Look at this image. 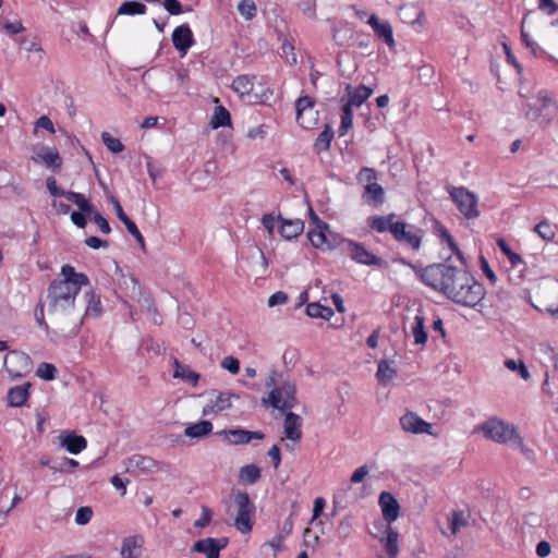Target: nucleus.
Segmentation results:
<instances>
[{"instance_id":"45","label":"nucleus","mask_w":558,"mask_h":558,"mask_svg":"<svg viewBox=\"0 0 558 558\" xmlns=\"http://www.w3.org/2000/svg\"><path fill=\"white\" fill-rule=\"evenodd\" d=\"M101 140L105 146L113 154H119L124 149V145L119 138L113 137L109 132H102Z\"/></svg>"},{"instance_id":"28","label":"nucleus","mask_w":558,"mask_h":558,"mask_svg":"<svg viewBox=\"0 0 558 558\" xmlns=\"http://www.w3.org/2000/svg\"><path fill=\"white\" fill-rule=\"evenodd\" d=\"M85 299L87 302L85 316L99 317L102 313L100 295L97 294L95 291L90 290L85 293Z\"/></svg>"},{"instance_id":"5","label":"nucleus","mask_w":558,"mask_h":558,"mask_svg":"<svg viewBox=\"0 0 558 558\" xmlns=\"http://www.w3.org/2000/svg\"><path fill=\"white\" fill-rule=\"evenodd\" d=\"M378 502L381 508L383 518L386 522V524L380 522V526L385 527V533L387 534L385 544L386 551L390 558H396L399 553V534L391 527V523L398 519L400 506L393 495L386 490L380 493Z\"/></svg>"},{"instance_id":"56","label":"nucleus","mask_w":558,"mask_h":558,"mask_svg":"<svg viewBox=\"0 0 558 558\" xmlns=\"http://www.w3.org/2000/svg\"><path fill=\"white\" fill-rule=\"evenodd\" d=\"M90 216V219L98 226L102 233L108 234L111 232V227L108 220L100 213L95 210Z\"/></svg>"},{"instance_id":"22","label":"nucleus","mask_w":558,"mask_h":558,"mask_svg":"<svg viewBox=\"0 0 558 558\" xmlns=\"http://www.w3.org/2000/svg\"><path fill=\"white\" fill-rule=\"evenodd\" d=\"M279 220L281 221L279 232L287 240L296 238L304 230V222L301 219H282L279 216Z\"/></svg>"},{"instance_id":"58","label":"nucleus","mask_w":558,"mask_h":558,"mask_svg":"<svg viewBox=\"0 0 558 558\" xmlns=\"http://www.w3.org/2000/svg\"><path fill=\"white\" fill-rule=\"evenodd\" d=\"M315 8V0H301L299 2V9L310 19H316Z\"/></svg>"},{"instance_id":"33","label":"nucleus","mask_w":558,"mask_h":558,"mask_svg":"<svg viewBox=\"0 0 558 558\" xmlns=\"http://www.w3.org/2000/svg\"><path fill=\"white\" fill-rule=\"evenodd\" d=\"M239 478L247 485L255 484L260 478V469L256 464H247L240 469Z\"/></svg>"},{"instance_id":"17","label":"nucleus","mask_w":558,"mask_h":558,"mask_svg":"<svg viewBox=\"0 0 558 558\" xmlns=\"http://www.w3.org/2000/svg\"><path fill=\"white\" fill-rule=\"evenodd\" d=\"M283 432L287 439L298 442L302 438V418L300 415L288 412L283 422Z\"/></svg>"},{"instance_id":"52","label":"nucleus","mask_w":558,"mask_h":558,"mask_svg":"<svg viewBox=\"0 0 558 558\" xmlns=\"http://www.w3.org/2000/svg\"><path fill=\"white\" fill-rule=\"evenodd\" d=\"M78 461L70 458H63L59 463H53V465H51V470L53 472H70L78 468Z\"/></svg>"},{"instance_id":"27","label":"nucleus","mask_w":558,"mask_h":558,"mask_svg":"<svg viewBox=\"0 0 558 558\" xmlns=\"http://www.w3.org/2000/svg\"><path fill=\"white\" fill-rule=\"evenodd\" d=\"M363 198L367 203H373L376 206L381 205L385 202V191L377 182L373 184H365Z\"/></svg>"},{"instance_id":"31","label":"nucleus","mask_w":558,"mask_h":558,"mask_svg":"<svg viewBox=\"0 0 558 558\" xmlns=\"http://www.w3.org/2000/svg\"><path fill=\"white\" fill-rule=\"evenodd\" d=\"M255 76L239 75L232 82V88L241 96L250 95L254 89Z\"/></svg>"},{"instance_id":"49","label":"nucleus","mask_w":558,"mask_h":558,"mask_svg":"<svg viewBox=\"0 0 558 558\" xmlns=\"http://www.w3.org/2000/svg\"><path fill=\"white\" fill-rule=\"evenodd\" d=\"M57 372V367L53 364L43 362L39 364L36 375L44 380H53Z\"/></svg>"},{"instance_id":"44","label":"nucleus","mask_w":558,"mask_h":558,"mask_svg":"<svg viewBox=\"0 0 558 558\" xmlns=\"http://www.w3.org/2000/svg\"><path fill=\"white\" fill-rule=\"evenodd\" d=\"M315 105V101L310 96H302L300 97L295 102V110H296V121L304 126V123L302 121L303 112L306 109H312Z\"/></svg>"},{"instance_id":"23","label":"nucleus","mask_w":558,"mask_h":558,"mask_svg":"<svg viewBox=\"0 0 558 558\" xmlns=\"http://www.w3.org/2000/svg\"><path fill=\"white\" fill-rule=\"evenodd\" d=\"M32 160L36 163L41 161L47 168H51L53 170H59L62 166V158L56 149H48L45 153H36L32 156Z\"/></svg>"},{"instance_id":"59","label":"nucleus","mask_w":558,"mask_h":558,"mask_svg":"<svg viewBox=\"0 0 558 558\" xmlns=\"http://www.w3.org/2000/svg\"><path fill=\"white\" fill-rule=\"evenodd\" d=\"M211 518H213L211 510L208 507L203 506L202 507V515L199 519H197L194 522V526L195 527H205L206 525H208L210 523Z\"/></svg>"},{"instance_id":"42","label":"nucleus","mask_w":558,"mask_h":558,"mask_svg":"<svg viewBox=\"0 0 558 558\" xmlns=\"http://www.w3.org/2000/svg\"><path fill=\"white\" fill-rule=\"evenodd\" d=\"M353 124V110L350 105H343L341 112V123L338 130L339 136H343L347 134L349 129L352 128Z\"/></svg>"},{"instance_id":"8","label":"nucleus","mask_w":558,"mask_h":558,"mask_svg":"<svg viewBox=\"0 0 558 558\" xmlns=\"http://www.w3.org/2000/svg\"><path fill=\"white\" fill-rule=\"evenodd\" d=\"M477 432H482L487 439L498 444H506L511 440L521 444V438L517 434L514 426L498 417H490L476 426L474 433Z\"/></svg>"},{"instance_id":"2","label":"nucleus","mask_w":558,"mask_h":558,"mask_svg":"<svg viewBox=\"0 0 558 558\" xmlns=\"http://www.w3.org/2000/svg\"><path fill=\"white\" fill-rule=\"evenodd\" d=\"M420 279L435 291L444 293L447 298L453 292L458 283H462L465 269L447 263H435L420 270Z\"/></svg>"},{"instance_id":"32","label":"nucleus","mask_w":558,"mask_h":558,"mask_svg":"<svg viewBox=\"0 0 558 558\" xmlns=\"http://www.w3.org/2000/svg\"><path fill=\"white\" fill-rule=\"evenodd\" d=\"M255 514V510L241 511L236 513L234 520V526L238 531L243 534L250 533L253 527V517Z\"/></svg>"},{"instance_id":"35","label":"nucleus","mask_w":558,"mask_h":558,"mask_svg":"<svg viewBox=\"0 0 558 558\" xmlns=\"http://www.w3.org/2000/svg\"><path fill=\"white\" fill-rule=\"evenodd\" d=\"M333 130L330 125L326 124L324 130L319 133L318 137L315 141L314 147L320 153L328 150L330 148L331 141L333 138Z\"/></svg>"},{"instance_id":"57","label":"nucleus","mask_w":558,"mask_h":558,"mask_svg":"<svg viewBox=\"0 0 558 558\" xmlns=\"http://www.w3.org/2000/svg\"><path fill=\"white\" fill-rule=\"evenodd\" d=\"M221 367L236 375L240 372V362L233 356H226L221 362Z\"/></svg>"},{"instance_id":"63","label":"nucleus","mask_w":558,"mask_h":558,"mask_svg":"<svg viewBox=\"0 0 558 558\" xmlns=\"http://www.w3.org/2000/svg\"><path fill=\"white\" fill-rule=\"evenodd\" d=\"M288 302V294L283 291H277L270 298L268 299V305L270 307L279 305V304H286Z\"/></svg>"},{"instance_id":"62","label":"nucleus","mask_w":558,"mask_h":558,"mask_svg":"<svg viewBox=\"0 0 558 558\" xmlns=\"http://www.w3.org/2000/svg\"><path fill=\"white\" fill-rule=\"evenodd\" d=\"M369 472V469L367 465H362L360 468H357L353 474L351 475V483L353 484H359L361 482L364 481V478L366 477V475L368 474Z\"/></svg>"},{"instance_id":"48","label":"nucleus","mask_w":558,"mask_h":558,"mask_svg":"<svg viewBox=\"0 0 558 558\" xmlns=\"http://www.w3.org/2000/svg\"><path fill=\"white\" fill-rule=\"evenodd\" d=\"M468 519H469V515L465 514L463 511H453L452 519L450 522V529H451L452 534H457L461 527L466 526Z\"/></svg>"},{"instance_id":"7","label":"nucleus","mask_w":558,"mask_h":558,"mask_svg":"<svg viewBox=\"0 0 558 558\" xmlns=\"http://www.w3.org/2000/svg\"><path fill=\"white\" fill-rule=\"evenodd\" d=\"M465 277L468 279H464L462 283H458L448 299L454 303L473 307L483 300L485 289L466 270Z\"/></svg>"},{"instance_id":"15","label":"nucleus","mask_w":558,"mask_h":558,"mask_svg":"<svg viewBox=\"0 0 558 558\" xmlns=\"http://www.w3.org/2000/svg\"><path fill=\"white\" fill-rule=\"evenodd\" d=\"M172 43L174 48L184 57L187 50L194 45L195 40L189 25L183 24L174 28L172 33Z\"/></svg>"},{"instance_id":"47","label":"nucleus","mask_w":558,"mask_h":558,"mask_svg":"<svg viewBox=\"0 0 558 558\" xmlns=\"http://www.w3.org/2000/svg\"><path fill=\"white\" fill-rule=\"evenodd\" d=\"M238 10L246 21L254 19L257 12L253 0H241L238 4Z\"/></svg>"},{"instance_id":"3","label":"nucleus","mask_w":558,"mask_h":558,"mask_svg":"<svg viewBox=\"0 0 558 558\" xmlns=\"http://www.w3.org/2000/svg\"><path fill=\"white\" fill-rule=\"evenodd\" d=\"M395 218V214H389L387 216H371L367 218V227L379 233L389 231L396 241L405 243L412 250L417 251L422 243L421 235L408 230V225L405 222L393 221Z\"/></svg>"},{"instance_id":"30","label":"nucleus","mask_w":558,"mask_h":558,"mask_svg":"<svg viewBox=\"0 0 558 558\" xmlns=\"http://www.w3.org/2000/svg\"><path fill=\"white\" fill-rule=\"evenodd\" d=\"M213 430V424L209 421H201L192 424L184 429V435L190 438H202L209 435Z\"/></svg>"},{"instance_id":"46","label":"nucleus","mask_w":558,"mask_h":558,"mask_svg":"<svg viewBox=\"0 0 558 558\" xmlns=\"http://www.w3.org/2000/svg\"><path fill=\"white\" fill-rule=\"evenodd\" d=\"M534 231L545 241H553L556 232L547 220H543L534 227Z\"/></svg>"},{"instance_id":"4","label":"nucleus","mask_w":558,"mask_h":558,"mask_svg":"<svg viewBox=\"0 0 558 558\" xmlns=\"http://www.w3.org/2000/svg\"><path fill=\"white\" fill-rule=\"evenodd\" d=\"M280 374L277 371H271L265 381V386L270 388L268 398H263L262 403L265 407H272L274 409L286 411L291 410L296 404V386L292 380H281L278 384Z\"/></svg>"},{"instance_id":"43","label":"nucleus","mask_w":558,"mask_h":558,"mask_svg":"<svg viewBox=\"0 0 558 558\" xmlns=\"http://www.w3.org/2000/svg\"><path fill=\"white\" fill-rule=\"evenodd\" d=\"M437 231L439 232V236L442 241H446L449 248L458 256V258L463 262V255L460 248L458 247L456 241L453 240L452 235L449 233V231L441 225L437 227Z\"/></svg>"},{"instance_id":"51","label":"nucleus","mask_w":558,"mask_h":558,"mask_svg":"<svg viewBox=\"0 0 558 558\" xmlns=\"http://www.w3.org/2000/svg\"><path fill=\"white\" fill-rule=\"evenodd\" d=\"M135 300L140 303L141 307L143 310H145L147 313L154 314V315L157 314L155 301L149 293H145L143 291L142 296H137Z\"/></svg>"},{"instance_id":"11","label":"nucleus","mask_w":558,"mask_h":558,"mask_svg":"<svg viewBox=\"0 0 558 558\" xmlns=\"http://www.w3.org/2000/svg\"><path fill=\"white\" fill-rule=\"evenodd\" d=\"M348 254L356 263L367 266H383L384 260L367 251L363 244L348 241Z\"/></svg>"},{"instance_id":"16","label":"nucleus","mask_w":558,"mask_h":558,"mask_svg":"<svg viewBox=\"0 0 558 558\" xmlns=\"http://www.w3.org/2000/svg\"><path fill=\"white\" fill-rule=\"evenodd\" d=\"M218 434L225 435L231 445H245L254 439L262 440L265 438V434L262 432H252L241 428L223 429Z\"/></svg>"},{"instance_id":"12","label":"nucleus","mask_w":558,"mask_h":558,"mask_svg":"<svg viewBox=\"0 0 558 558\" xmlns=\"http://www.w3.org/2000/svg\"><path fill=\"white\" fill-rule=\"evenodd\" d=\"M214 398L209 400V402L204 407L203 414L209 415V414H217L219 412H222L225 410H228L232 405V399H239L240 397L235 393L229 392V391H216L214 390L211 392Z\"/></svg>"},{"instance_id":"6","label":"nucleus","mask_w":558,"mask_h":558,"mask_svg":"<svg viewBox=\"0 0 558 558\" xmlns=\"http://www.w3.org/2000/svg\"><path fill=\"white\" fill-rule=\"evenodd\" d=\"M524 116L531 121L548 125L558 114V105L547 90H539L535 96V104L524 105Z\"/></svg>"},{"instance_id":"34","label":"nucleus","mask_w":558,"mask_h":558,"mask_svg":"<svg viewBox=\"0 0 558 558\" xmlns=\"http://www.w3.org/2000/svg\"><path fill=\"white\" fill-rule=\"evenodd\" d=\"M396 375L397 371L391 366L389 361L381 360L379 362L376 377L381 385L389 384Z\"/></svg>"},{"instance_id":"21","label":"nucleus","mask_w":558,"mask_h":558,"mask_svg":"<svg viewBox=\"0 0 558 558\" xmlns=\"http://www.w3.org/2000/svg\"><path fill=\"white\" fill-rule=\"evenodd\" d=\"M31 387V383L12 387L7 396L9 405L15 408L24 405L28 399Z\"/></svg>"},{"instance_id":"29","label":"nucleus","mask_w":558,"mask_h":558,"mask_svg":"<svg viewBox=\"0 0 558 558\" xmlns=\"http://www.w3.org/2000/svg\"><path fill=\"white\" fill-rule=\"evenodd\" d=\"M411 333L414 337L415 344L425 345L427 341V331L425 330V318L416 315L411 325Z\"/></svg>"},{"instance_id":"14","label":"nucleus","mask_w":558,"mask_h":558,"mask_svg":"<svg viewBox=\"0 0 558 558\" xmlns=\"http://www.w3.org/2000/svg\"><path fill=\"white\" fill-rule=\"evenodd\" d=\"M126 470L138 469L144 473H156L162 470L163 463L156 461L155 459L142 454H133L125 461Z\"/></svg>"},{"instance_id":"40","label":"nucleus","mask_w":558,"mask_h":558,"mask_svg":"<svg viewBox=\"0 0 558 558\" xmlns=\"http://www.w3.org/2000/svg\"><path fill=\"white\" fill-rule=\"evenodd\" d=\"M121 286L124 287L130 298L133 300L137 296H142L143 289L140 281L133 276H124Z\"/></svg>"},{"instance_id":"19","label":"nucleus","mask_w":558,"mask_h":558,"mask_svg":"<svg viewBox=\"0 0 558 558\" xmlns=\"http://www.w3.org/2000/svg\"><path fill=\"white\" fill-rule=\"evenodd\" d=\"M368 24L372 26V28L374 29L375 34L383 38L384 41L389 46V47H393L395 46V39H393V34H392V27L391 25L385 21V22H380L378 20V17L376 15H371V17L368 19Z\"/></svg>"},{"instance_id":"20","label":"nucleus","mask_w":558,"mask_h":558,"mask_svg":"<svg viewBox=\"0 0 558 558\" xmlns=\"http://www.w3.org/2000/svg\"><path fill=\"white\" fill-rule=\"evenodd\" d=\"M60 444L71 454H78L87 446L86 439L83 436L76 435L74 433L61 435Z\"/></svg>"},{"instance_id":"64","label":"nucleus","mask_w":558,"mask_h":558,"mask_svg":"<svg viewBox=\"0 0 558 558\" xmlns=\"http://www.w3.org/2000/svg\"><path fill=\"white\" fill-rule=\"evenodd\" d=\"M538 8L548 15H554L558 11V4L554 0H543Z\"/></svg>"},{"instance_id":"36","label":"nucleus","mask_w":558,"mask_h":558,"mask_svg":"<svg viewBox=\"0 0 558 558\" xmlns=\"http://www.w3.org/2000/svg\"><path fill=\"white\" fill-rule=\"evenodd\" d=\"M66 199L73 202L80 209V211L92 215L96 209L89 203V201L81 193L69 191L66 193Z\"/></svg>"},{"instance_id":"18","label":"nucleus","mask_w":558,"mask_h":558,"mask_svg":"<svg viewBox=\"0 0 558 558\" xmlns=\"http://www.w3.org/2000/svg\"><path fill=\"white\" fill-rule=\"evenodd\" d=\"M328 230L329 227L327 223L316 225L315 229H312L307 232V239L316 248L332 250L333 245L326 235V231Z\"/></svg>"},{"instance_id":"10","label":"nucleus","mask_w":558,"mask_h":558,"mask_svg":"<svg viewBox=\"0 0 558 558\" xmlns=\"http://www.w3.org/2000/svg\"><path fill=\"white\" fill-rule=\"evenodd\" d=\"M32 367V359L22 351L11 350L4 357V368L12 378L26 376L31 373Z\"/></svg>"},{"instance_id":"37","label":"nucleus","mask_w":558,"mask_h":558,"mask_svg":"<svg viewBox=\"0 0 558 558\" xmlns=\"http://www.w3.org/2000/svg\"><path fill=\"white\" fill-rule=\"evenodd\" d=\"M230 123H231V117H230L229 111L222 106L216 107L214 116L210 121V125L213 126V129L227 126Z\"/></svg>"},{"instance_id":"38","label":"nucleus","mask_w":558,"mask_h":558,"mask_svg":"<svg viewBox=\"0 0 558 558\" xmlns=\"http://www.w3.org/2000/svg\"><path fill=\"white\" fill-rule=\"evenodd\" d=\"M373 94V89L365 86L360 85L356 87L354 93L351 95L349 101L345 105H350V107L356 106L360 107L365 102V100Z\"/></svg>"},{"instance_id":"55","label":"nucleus","mask_w":558,"mask_h":558,"mask_svg":"<svg viewBox=\"0 0 558 558\" xmlns=\"http://www.w3.org/2000/svg\"><path fill=\"white\" fill-rule=\"evenodd\" d=\"M46 186L49 191V193L54 196V197H65L66 198V193L69 191H64L62 189H60L58 185H57V180L54 179V177H48L47 180H46Z\"/></svg>"},{"instance_id":"41","label":"nucleus","mask_w":558,"mask_h":558,"mask_svg":"<svg viewBox=\"0 0 558 558\" xmlns=\"http://www.w3.org/2000/svg\"><path fill=\"white\" fill-rule=\"evenodd\" d=\"M234 504L236 506L238 512L256 510L255 505L251 501L250 496L245 492L233 490Z\"/></svg>"},{"instance_id":"9","label":"nucleus","mask_w":558,"mask_h":558,"mask_svg":"<svg viewBox=\"0 0 558 558\" xmlns=\"http://www.w3.org/2000/svg\"><path fill=\"white\" fill-rule=\"evenodd\" d=\"M447 190L459 211L466 219H475L480 216L478 198L473 192L463 186H448Z\"/></svg>"},{"instance_id":"13","label":"nucleus","mask_w":558,"mask_h":558,"mask_svg":"<svg viewBox=\"0 0 558 558\" xmlns=\"http://www.w3.org/2000/svg\"><path fill=\"white\" fill-rule=\"evenodd\" d=\"M402 429L411 434L432 435V424L421 418L416 413L408 411L400 417Z\"/></svg>"},{"instance_id":"54","label":"nucleus","mask_w":558,"mask_h":558,"mask_svg":"<svg viewBox=\"0 0 558 558\" xmlns=\"http://www.w3.org/2000/svg\"><path fill=\"white\" fill-rule=\"evenodd\" d=\"M124 226H125L126 230L135 238L136 242L138 243L140 247L142 248V251L145 252L146 251L145 240H144L142 233L140 232L137 226L132 220H130L129 222H125Z\"/></svg>"},{"instance_id":"25","label":"nucleus","mask_w":558,"mask_h":558,"mask_svg":"<svg viewBox=\"0 0 558 558\" xmlns=\"http://www.w3.org/2000/svg\"><path fill=\"white\" fill-rule=\"evenodd\" d=\"M216 538L207 537L195 542L192 551L202 553L206 558H219V547L215 546Z\"/></svg>"},{"instance_id":"53","label":"nucleus","mask_w":558,"mask_h":558,"mask_svg":"<svg viewBox=\"0 0 558 558\" xmlns=\"http://www.w3.org/2000/svg\"><path fill=\"white\" fill-rule=\"evenodd\" d=\"M93 517V510L90 507H81L77 509L75 514V522L78 525L87 524Z\"/></svg>"},{"instance_id":"61","label":"nucleus","mask_w":558,"mask_h":558,"mask_svg":"<svg viewBox=\"0 0 558 558\" xmlns=\"http://www.w3.org/2000/svg\"><path fill=\"white\" fill-rule=\"evenodd\" d=\"M84 243L94 250H98L100 247L107 248L109 246V242L107 240L99 239L97 236H88L85 239Z\"/></svg>"},{"instance_id":"60","label":"nucleus","mask_w":558,"mask_h":558,"mask_svg":"<svg viewBox=\"0 0 558 558\" xmlns=\"http://www.w3.org/2000/svg\"><path fill=\"white\" fill-rule=\"evenodd\" d=\"M109 201L112 204L114 211L117 214V217L120 219V221L125 225V222H129L131 219L128 217V215L124 213L120 202L113 196H109Z\"/></svg>"},{"instance_id":"39","label":"nucleus","mask_w":558,"mask_h":558,"mask_svg":"<svg viewBox=\"0 0 558 558\" xmlns=\"http://www.w3.org/2000/svg\"><path fill=\"white\" fill-rule=\"evenodd\" d=\"M145 12V4L138 1H125L118 9V15H136Z\"/></svg>"},{"instance_id":"1","label":"nucleus","mask_w":558,"mask_h":558,"mask_svg":"<svg viewBox=\"0 0 558 558\" xmlns=\"http://www.w3.org/2000/svg\"><path fill=\"white\" fill-rule=\"evenodd\" d=\"M62 279L53 280L48 287V313L51 317L52 333L58 339H70L78 335L83 318L75 310V298L83 286L89 284L88 277L76 272L70 265L61 268Z\"/></svg>"},{"instance_id":"50","label":"nucleus","mask_w":558,"mask_h":558,"mask_svg":"<svg viewBox=\"0 0 558 558\" xmlns=\"http://www.w3.org/2000/svg\"><path fill=\"white\" fill-rule=\"evenodd\" d=\"M357 182L362 184H373L377 182V173L373 168L363 167L357 177Z\"/></svg>"},{"instance_id":"24","label":"nucleus","mask_w":558,"mask_h":558,"mask_svg":"<svg viewBox=\"0 0 558 558\" xmlns=\"http://www.w3.org/2000/svg\"><path fill=\"white\" fill-rule=\"evenodd\" d=\"M142 538L128 536L122 541L120 555L122 558H137L141 555Z\"/></svg>"},{"instance_id":"26","label":"nucleus","mask_w":558,"mask_h":558,"mask_svg":"<svg viewBox=\"0 0 558 558\" xmlns=\"http://www.w3.org/2000/svg\"><path fill=\"white\" fill-rule=\"evenodd\" d=\"M174 366V378H181L187 383H190L192 386H196L199 380V374L192 371L189 366L180 363L177 359L173 361Z\"/></svg>"}]
</instances>
